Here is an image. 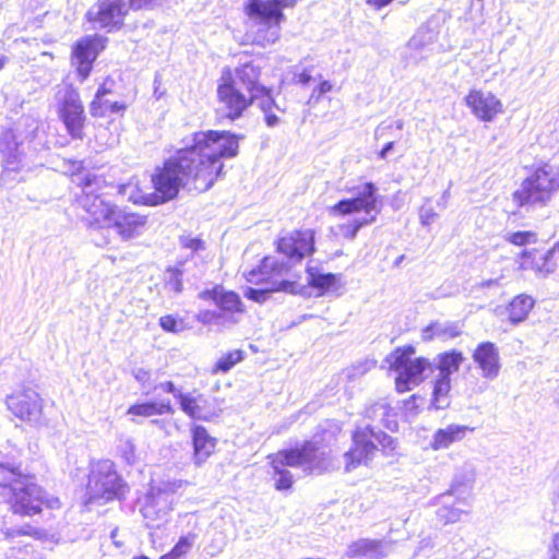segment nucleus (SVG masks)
Instances as JSON below:
<instances>
[{
    "label": "nucleus",
    "mask_w": 559,
    "mask_h": 559,
    "mask_svg": "<svg viewBox=\"0 0 559 559\" xmlns=\"http://www.w3.org/2000/svg\"><path fill=\"white\" fill-rule=\"evenodd\" d=\"M242 135L227 130H200L191 143L175 151L151 175L153 191L136 188L129 200L134 205L158 206L178 198L181 189L205 192L224 176L225 158L239 153Z\"/></svg>",
    "instance_id": "1"
},
{
    "label": "nucleus",
    "mask_w": 559,
    "mask_h": 559,
    "mask_svg": "<svg viewBox=\"0 0 559 559\" xmlns=\"http://www.w3.org/2000/svg\"><path fill=\"white\" fill-rule=\"evenodd\" d=\"M216 110L221 120L236 121L257 105L267 127L280 122V107L271 87L261 83V69L252 62L223 68L216 84Z\"/></svg>",
    "instance_id": "2"
},
{
    "label": "nucleus",
    "mask_w": 559,
    "mask_h": 559,
    "mask_svg": "<svg viewBox=\"0 0 559 559\" xmlns=\"http://www.w3.org/2000/svg\"><path fill=\"white\" fill-rule=\"evenodd\" d=\"M82 194L76 202L83 211V221L92 229H114L124 241L138 238L147 228L148 218L140 212L121 209L108 199L105 186L95 176H85L79 182Z\"/></svg>",
    "instance_id": "3"
},
{
    "label": "nucleus",
    "mask_w": 559,
    "mask_h": 559,
    "mask_svg": "<svg viewBox=\"0 0 559 559\" xmlns=\"http://www.w3.org/2000/svg\"><path fill=\"white\" fill-rule=\"evenodd\" d=\"M0 503L19 518L38 516L45 509L61 506L59 498L50 497L34 474L11 462H0Z\"/></svg>",
    "instance_id": "4"
},
{
    "label": "nucleus",
    "mask_w": 559,
    "mask_h": 559,
    "mask_svg": "<svg viewBox=\"0 0 559 559\" xmlns=\"http://www.w3.org/2000/svg\"><path fill=\"white\" fill-rule=\"evenodd\" d=\"M266 461L273 487L283 493L292 492L295 486V477L287 467H299L308 475L328 472L325 459L319 454V447L312 440L270 453Z\"/></svg>",
    "instance_id": "5"
},
{
    "label": "nucleus",
    "mask_w": 559,
    "mask_h": 559,
    "mask_svg": "<svg viewBox=\"0 0 559 559\" xmlns=\"http://www.w3.org/2000/svg\"><path fill=\"white\" fill-rule=\"evenodd\" d=\"M298 0H246L245 15L253 22L252 44L267 47L281 38L282 25L286 21L285 9H292Z\"/></svg>",
    "instance_id": "6"
},
{
    "label": "nucleus",
    "mask_w": 559,
    "mask_h": 559,
    "mask_svg": "<svg viewBox=\"0 0 559 559\" xmlns=\"http://www.w3.org/2000/svg\"><path fill=\"white\" fill-rule=\"evenodd\" d=\"M286 263L278 262L274 255H264L259 263L243 273V278L254 285H264L262 288L249 287L245 297L258 304L265 302L272 293H298V278L288 280L285 277Z\"/></svg>",
    "instance_id": "7"
},
{
    "label": "nucleus",
    "mask_w": 559,
    "mask_h": 559,
    "mask_svg": "<svg viewBox=\"0 0 559 559\" xmlns=\"http://www.w3.org/2000/svg\"><path fill=\"white\" fill-rule=\"evenodd\" d=\"M558 191L559 165L555 167L549 162H540L512 192V200L518 207L546 206Z\"/></svg>",
    "instance_id": "8"
},
{
    "label": "nucleus",
    "mask_w": 559,
    "mask_h": 559,
    "mask_svg": "<svg viewBox=\"0 0 559 559\" xmlns=\"http://www.w3.org/2000/svg\"><path fill=\"white\" fill-rule=\"evenodd\" d=\"M330 211L338 216H347L354 213H364L366 215L362 218L353 219L338 226L343 238L347 240L355 239L362 227L377 221L380 209L378 206L376 185L371 181L362 183L354 197L340 200Z\"/></svg>",
    "instance_id": "9"
},
{
    "label": "nucleus",
    "mask_w": 559,
    "mask_h": 559,
    "mask_svg": "<svg viewBox=\"0 0 559 559\" xmlns=\"http://www.w3.org/2000/svg\"><path fill=\"white\" fill-rule=\"evenodd\" d=\"M86 488L85 506L95 502L109 503L123 500L129 492L127 481L118 473L116 464L109 459H102L92 463Z\"/></svg>",
    "instance_id": "10"
},
{
    "label": "nucleus",
    "mask_w": 559,
    "mask_h": 559,
    "mask_svg": "<svg viewBox=\"0 0 559 559\" xmlns=\"http://www.w3.org/2000/svg\"><path fill=\"white\" fill-rule=\"evenodd\" d=\"M416 348L408 344L395 347L386 358L390 371L395 373L394 389L397 393H406L419 385L426 372L432 370V361L425 356H415Z\"/></svg>",
    "instance_id": "11"
},
{
    "label": "nucleus",
    "mask_w": 559,
    "mask_h": 559,
    "mask_svg": "<svg viewBox=\"0 0 559 559\" xmlns=\"http://www.w3.org/2000/svg\"><path fill=\"white\" fill-rule=\"evenodd\" d=\"M275 252L282 257L278 262L286 263L285 276L292 266L310 259L317 252V231L309 227L282 230L273 242Z\"/></svg>",
    "instance_id": "12"
},
{
    "label": "nucleus",
    "mask_w": 559,
    "mask_h": 559,
    "mask_svg": "<svg viewBox=\"0 0 559 559\" xmlns=\"http://www.w3.org/2000/svg\"><path fill=\"white\" fill-rule=\"evenodd\" d=\"M393 439L382 431H376L370 425L357 427L352 431V445L344 453V469L350 473L358 467L367 466L378 452V444L390 447Z\"/></svg>",
    "instance_id": "13"
},
{
    "label": "nucleus",
    "mask_w": 559,
    "mask_h": 559,
    "mask_svg": "<svg viewBox=\"0 0 559 559\" xmlns=\"http://www.w3.org/2000/svg\"><path fill=\"white\" fill-rule=\"evenodd\" d=\"M157 0H97L86 11L85 20L94 27L107 32L119 31L129 10H141L151 7Z\"/></svg>",
    "instance_id": "14"
},
{
    "label": "nucleus",
    "mask_w": 559,
    "mask_h": 559,
    "mask_svg": "<svg viewBox=\"0 0 559 559\" xmlns=\"http://www.w3.org/2000/svg\"><path fill=\"white\" fill-rule=\"evenodd\" d=\"M5 405L13 418L23 426L41 429L49 425V417L45 413V401L31 388L13 391L7 396Z\"/></svg>",
    "instance_id": "15"
},
{
    "label": "nucleus",
    "mask_w": 559,
    "mask_h": 559,
    "mask_svg": "<svg viewBox=\"0 0 559 559\" xmlns=\"http://www.w3.org/2000/svg\"><path fill=\"white\" fill-rule=\"evenodd\" d=\"M202 300L213 302L218 312L204 310L199 314V321L202 323H212L217 318H225L227 321L236 323L237 317L246 313V305L240 295L231 289H226L221 284L206 288L199 294Z\"/></svg>",
    "instance_id": "16"
},
{
    "label": "nucleus",
    "mask_w": 559,
    "mask_h": 559,
    "mask_svg": "<svg viewBox=\"0 0 559 559\" xmlns=\"http://www.w3.org/2000/svg\"><path fill=\"white\" fill-rule=\"evenodd\" d=\"M57 115L72 140L82 141L86 136L87 117L80 92L68 85L64 94L57 100Z\"/></svg>",
    "instance_id": "17"
},
{
    "label": "nucleus",
    "mask_w": 559,
    "mask_h": 559,
    "mask_svg": "<svg viewBox=\"0 0 559 559\" xmlns=\"http://www.w3.org/2000/svg\"><path fill=\"white\" fill-rule=\"evenodd\" d=\"M107 44L108 38L99 34L85 35L73 43L70 52V64L80 82L88 79L95 61L106 49Z\"/></svg>",
    "instance_id": "18"
},
{
    "label": "nucleus",
    "mask_w": 559,
    "mask_h": 559,
    "mask_svg": "<svg viewBox=\"0 0 559 559\" xmlns=\"http://www.w3.org/2000/svg\"><path fill=\"white\" fill-rule=\"evenodd\" d=\"M181 412L193 421H212L221 414L214 399L210 400L198 390L175 395Z\"/></svg>",
    "instance_id": "19"
},
{
    "label": "nucleus",
    "mask_w": 559,
    "mask_h": 559,
    "mask_svg": "<svg viewBox=\"0 0 559 559\" xmlns=\"http://www.w3.org/2000/svg\"><path fill=\"white\" fill-rule=\"evenodd\" d=\"M464 103L471 114L483 122H491L504 111L501 99L481 88H471L464 97Z\"/></svg>",
    "instance_id": "20"
},
{
    "label": "nucleus",
    "mask_w": 559,
    "mask_h": 559,
    "mask_svg": "<svg viewBox=\"0 0 559 559\" xmlns=\"http://www.w3.org/2000/svg\"><path fill=\"white\" fill-rule=\"evenodd\" d=\"M559 241L547 251L537 248L524 249L518 255L520 269L533 271L538 275L546 276L552 273L558 265Z\"/></svg>",
    "instance_id": "21"
},
{
    "label": "nucleus",
    "mask_w": 559,
    "mask_h": 559,
    "mask_svg": "<svg viewBox=\"0 0 559 559\" xmlns=\"http://www.w3.org/2000/svg\"><path fill=\"white\" fill-rule=\"evenodd\" d=\"M472 358L485 379L492 380L499 376L501 364L499 349L495 343L489 341L479 343Z\"/></svg>",
    "instance_id": "22"
},
{
    "label": "nucleus",
    "mask_w": 559,
    "mask_h": 559,
    "mask_svg": "<svg viewBox=\"0 0 559 559\" xmlns=\"http://www.w3.org/2000/svg\"><path fill=\"white\" fill-rule=\"evenodd\" d=\"M192 461L194 465H203L215 452L217 439L210 435L209 430L193 423L190 427Z\"/></svg>",
    "instance_id": "23"
},
{
    "label": "nucleus",
    "mask_w": 559,
    "mask_h": 559,
    "mask_svg": "<svg viewBox=\"0 0 559 559\" xmlns=\"http://www.w3.org/2000/svg\"><path fill=\"white\" fill-rule=\"evenodd\" d=\"M473 428L465 425H448L445 428L437 429L430 442V449L440 451L450 448L455 442L462 441Z\"/></svg>",
    "instance_id": "24"
},
{
    "label": "nucleus",
    "mask_w": 559,
    "mask_h": 559,
    "mask_svg": "<svg viewBox=\"0 0 559 559\" xmlns=\"http://www.w3.org/2000/svg\"><path fill=\"white\" fill-rule=\"evenodd\" d=\"M175 408L170 401L156 402V401H143L131 404L127 409V415L131 417L133 421L140 418H151L163 415H174Z\"/></svg>",
    "instance_id": "25"
},
{
    "label": "nucleus",
    "mask_w": 559,
    "mask_h": 559,
    "mask_svg": "<svg viewBox=\"0 0 559 559\" xmlns=\"http://www.w3.org/2000/svg\"><path fill=\"white\" fill-rule=\"evenodd\" d=\"M348 555L350 558L381 559L385 556V551L382 540L359 539L352 543Z\"/></svg>",
    "instance_id": "26"
},
{
    "label": "nucleus",
    "mask_w": 559,
    "mask_h": 559,
    "mask_svg": "<svg viewBox=\"0 0 559 559\" xmlns=\"http://www.w3.org/2000/svg\"><path fill=\"white\" fill-rule=\"evenodd\" d=\"M535 300L526 294L514 296L506 307L508 319L511 323L523 322L532 311Z\"/></svg>",
    "instance_id": "27"
},
{
    "label": "nucleus",
    "mask_w": 559,
    "mask_h": 559,
    "mask_svg": "<svg viewBox=\"0 0 559 559\" xmlns=\"http://www.w3.org/2000/svg\"><path fill=\"white\" fill-rule=\"evenodd\" d=\"M308 286L317 289L320 295L330 292L338 286L340 278L333 273L319 274L313 267H307Z\"/></svg>",
    "instance_id": "28"
},
{
    "label": "nucleus",
    "mask_w": 559,
    "mask_h": 559,
    "mask_svg": "<svg viewBox=\"0 0 559 559\" xmlns=\"http://www.w3.org/2000/svg\"><path fill=\"white\" fill-rule=\"evenodd\" d=\"M465 360V357L462 352L457 349H451L444 353H441L438 356V368L441 374L450 376L453 372L459 371L462 362Z\"/></svg>",
    "instance_id": "29"
},
{
    "label": "nucleus",
    "mask_w": 559,
    "mask_h": 559,
    "mask_svg": "<svg viewBox=\"0 0 559 559\" xmlns=\"http://www.w3.org/2000/svg\"><path fill=\"white\" fill-rule=\"evenodd\" d=\"M246 353L242 349H233L225 353L213 365V373H226L237 364L245 359Z\"/></svg>",
    "instance_id": "30"
},
{
    "label": "nucleus",
    "mask_w": 559,
    "mask_h": 559,
    "mask_svg": "<svg viewBox=\"0 0 559 559\" xmlns=\"http://www.w3.org/2000/svg\"><path fill=\"white\" fill-rule=\"evenodd\" d=\"M451 392V377L439 374L432 383L431 404L440 408L439 402L449 396Z\"/></svg>",
    "instance_id": "31"
},
{
    "label": "nucleus",
    "mask_w": 559,
    "mask_h": 559,
    "mask_svg": "<svg viewBox=\"0 0 559 559\" xmlns=\"http://www.w3.org/2000/svg\"><path fill=\"white\" fill-rule=\"evenodd\" d=\"M99 103L102 106L98 110L90 108V114L94 118H104L110 114L122 116L128 109V104L123 100L109 103L106 98H100Z\"/></svg>",
    "instance_id": "32"
},
{
    "label": "nucleus",
    "mask_w": 559,
    "mask_h": 559,
    "mask_svg": "<svg viewBox=\"0 0 559 559\" xmlns=\"http://www.w3.org/2000/svg\"><path fill=\"white\" fill-rule=\"evenodd\" d=\"M195 537L197 535L194 533L180 536L168 552L176 559L183 558L191 551Z\"/></svg>",
    "instance_id": "33"
},
{
    "label": "nucleus",
    "mask_w": 559,
    "mask_h": 559,
    "mask_svg": "<svg viewBox=\"0 0 559 559\" xmlns=\"http://www.w3.org/2000/svg\"><path fill=\"white\" fill-rule=\"evenodd\" d=\"M158 324L164 332L179 333L186 329L185 319L175 314H164L159 318Z\"/></svg>",
    "instance_id": "34"
},
{
    "label": "nucleus",
    "mask_w": 559,
    "mask_h": 559,
    "mask_svg": "<svg viewBox=\"0 0 559 559\" xmlns=\"http://www.w3.org/2000/svg\"><path fill=\"white\" fill-rule=\"evenodd\" d=\"M3 534L7 539H13L20 536H27L34 539H39L44 536V533L40 528L31 524H25L19 528H8L3 532Z\"/></svg>",
    "instance_id": "35"
},
{
    "label": "nucleus",
    "mask_w": 559,
    "mask_h": 559,
    "mask_svg": "<svg viewBox=\"0 0 559 559\" xmlns=\"http://www.w3.org/2000/svg\"><path fill=\"white\" fill-rule=\"evenodd\" d=\"M115 86V80L112 76L107 75L104 81L98 85L93 99L90 103V108L93 110H98L100 108V98H105L106 95L111 94L114 92L112 87Z\"/></svg>",
    "instance_id": "36"
},
{
    "label": "nucleus",
    "mask_w": 559,
    "mask_h": 559,
    "mask_svg": "<svg viewBox=\"0 0 559 559\" xmlns=\"http://www.w3.org/2000/svg\"><path fill=\"white\" fill-rule=\"evenodd\" d=\"M507 241L515 247H523L537 241V234L533 230H518L507 236Z\"/></svg>",
    "instance_id": "37"
},
{
    "label": "nucleus",
    "mask_w": 559,
    "mask_h": 559,
    "mask_svg": "<svg viewBox=\"0 0 559 559\" xmlns=\"http://www.w3.org/2000/svg\"><path fill=\"white\" fill-rule=\"evenodd\" d=\"M418 401H423V397L417 394H413L404 401L403 408L407 416H415L418 414L420 409Z\"/></svg>",
    "instance_id": "38"
},
{
    "label": "nucleus",
    "mask_w": 559,
    "mask_h": 559,
    "mask_svg": "<svg viewBox=\"0 0 559 559\" xmlns=\"http://www.w3.org/2000/svg\"><path fill=\"white\" fill-rule=\"evenodd\" d=\"M333 91L332 82L328 80L320 81L318 86L312 91L310 99L319 100L324 94Z\"/></svg>",
    "instance_id": "39"
},
{
    "label": "nucleus",
    "mask_w": 559,
    "mask_h": 559,
    "mask_svg": "<svg viewBox=\"0 0 559 559\" xmlns=\"http://www.w3.org/2000/svg\"><path fill=\"white\" fill-rule=\"evenodd\" d=\"M181 245L194 252L204 249V241L200 238L185 237L181 239Z\"/></svg>",
    "instance_id": "40"
},
{
    "label": "nucleus",
    "mask_w": 559,
    "mask_h": 559,
    "mask_svg": "<svg viewBox=\"0 0 559 559\" xmlns=\"http://www.w3.org/2000/svg\"><path fill=\"white\" fill-rule=\"evenodd\" d=\"M437 216L438 214L435 211L428 210L420 215V222L423 225H429L437 218Z\"/></svg>",
    "instance_id": "41"
},
{
    "label": "nucleus",
    "mask_w": 559,
    "mask_h": 559,
    "mask_svg": "<svg viewBox=\"0 0 559 559\" xmlns=\"http://www.w3.org/2000/svg\"><path fill=\"white\" fill-rule=\"evenodd\" d=\"M312 81V76L310 74L309 70H304L300 73L297 74V82L307 85Z\"/></svg>",
    "instance_id": "42"
},
{
    "label": "nucleus",
    "mask_w": 559,
    "mask_h": 559,
    "mask_svg": "<svg viewBox=\"0 0 559 559\" xmlns=\"http://www.w3.org/2000/svg\"><path fill=\"white\" fill-rule=\"evenodd\" d=\"M439 334L453 338V337H457L461 334V331L456 326H451V328L441 330Z\"/></svg>",
    "instance_id": "43"
},
{
    "label": "nucleus",
    "mask_w": 559,
    "mask_h": 559,
    "mask_svg": "<svg viewBox=\"0 0 559 559\" xmlns=\"http://www.w3.org/2000/svg\"><path fill=\"white\" fill-rule=\"evenodd\" d=\"M550 559H559V533L554 536Z\"/></svg>",
    "instance_id": "44"
},
{
    "label": "nucleus",
    "mask_w": 559,
    "mask_h": 559,
    "mask_svg": "<svg viewBox=\"0 0 559 559\" xmlns=\"http://www.w3.org/2000/svg\"><path fill=\"white\" fill-rule=\"evenodd\" d=\"M162 389H163L166 393H170V394L177 395V394H176L177 388H176L175 382H173V381H166V382H164V383L162 384Z\"/></svg>",
    "instance_id": "45"
},
{
    "label": "nucleus",
    "mask_w": 559,
    "mask_h": 559,
    "mask_svg": "<svg viewBox=\"0 0 559 559\" xmlns=\"http://www.w3.org/2000/svg\"><path fill=\"white\" fill-rule=\"evenodd\" d=\"M394 146V142L393 141H390L388 142L383 147L382 150L378 153V156L382 159H385L386 158V154L393 148Z\"/></svg>",
    "instance_id": "46"
},
{
    "label": "nucleus",
    "mask_w": 559,
    "mask_h": 559,
    "mask_svg": "<svg viewBox=\"0 0 559 559\" xmlns=\"http://www.w3.org/2000/svg\"><path fill=\"white\" fill-rule=\"evenodd\" d=\"M150 377V372L148 371H145V370H140L139 373L135 374V379L138 381H143L144 378H148Z\"/></svg>",
    "instance_id": "47"
},
{
    "label": "nucleus",
    "mask_w": 559,
    "mask_h": 559,
    "mask_svg": "<svg viewBox=\"0 0 559 559\" xmlns=\"http://www.w3.org/2000/svg\"><path fill=\"white\" fill-rule=\"evenodd\" d=\"M8 62V58L4 57V56H1L0 57V71L4 68V66L7 64Z\"/></svg>",
    "instance_id": "48"
},
{
    "label": "nucleus",
    "mask_w": 559,
    "mask_h": 559,
    "mask_svg": "<svg viewBox=\"0 0 559 559\" xmlns=\"http://www.w3.org/2000/svg\"><path fill=\"white\" fill-rule=\"evenodd\" d=\"M152 424L156 425L158 427H165V423L163 420H159V419H153Z\"/></svg>",
    "instance_id": "49"
},
{
    "label": "nucleus",
    "mask_w": 559,
    "mask_h": 559,
    "mask_svg": "<svg viewBox=\"0 0 559 559\" xmlns=\"http://www.w3.org/2000/svg\"><path fill=\"white\" fill-rule=\"evenodd\" d=\"M326 432H328L326 429H321L317 432V436L320 437L321 439H323V437L325 436Z\"/></svg>",
    "instance_id": "50"
},
{
    "label": "nucleus",
    "mask_w": 559,
    "mask_h": 559,
    "mask_svg": "<svg viewBox=\"0 0 559 559\" xmlns=\"http://www.w3.org/2000/svg\"><path fill=\"white\" fill-rule=\"evenodd\" d=\"M175 290L176 292H181V283L180 282H177L176 286H175Z\"/></svg>",
    "instance_id": "51"
},
{
    "label": "nucleus",
    "mask_w": 559,
    "mask_h": 559,
    "mask_svg": "<svg viewBox=\"0 0 559 559\" xmlns=\"http://www.w3.org/2000/svg\"><path fill=\"white\" fill-rule=\"evenodd\" d=\"M133 559H150V558L147 556L142 555V556H136Z\"/></svg>",
    "instance_id": "52"
},
{
    "label": "nucleus",
    "mask_w": 559,
    "mask_h": 559,
    "mask_svg": "<svg viewBox=\"0 0 559 559\" xmlns=\"http://www.w3.org/2000/svg\"><path fill=\"white\" fill-rule=\"evenodd\" d=\"M43 55H44V56H47V57H50V58H52V57H53V55H52L51 52H48V51H44V52H43Z\"/></svg>",
    "instance_id": "53"
}]
</instances>
